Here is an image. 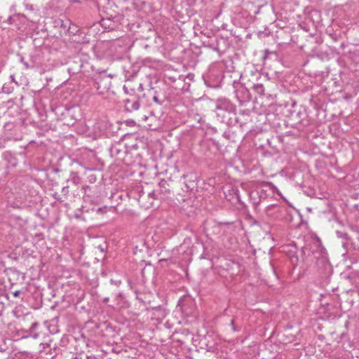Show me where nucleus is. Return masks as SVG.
Masks as SVG:
<instances>
[{"mask_svg":"<svg viewBox=\"0 0 359 359\" xmlns=\"http://www.w3.org/2000/svg\"><path fill=\"white\" fill-rule=\"evenodd\" d=\"M126 83L123 86V90L126 93L133 95L136 92H142L143 90L142 83L137 78V72L133 70L124 69Z\"/></svg>","mask_w":359,"mask_h":359,"instance_id":"f257e3e1","label":"nucleus"},{"mask_svg":"<svg viewBox=\"0 0 359 359\" xmlns=\"http://www.w3.org/2000/svg\"><path fill=\"white\" fill-rule=\"evenodd\" d=\"M152 100L156 102L158 104H162L163 102V100H160L158 97L157 95H154L153 97H152Z\"/></svg>","mask_w":359,"mask_h":359,"instance_id":"ddd939ff","label":"nucleus"},{"mask_svg":"<svg viewBox=\"0 0 359 359\" xmlns=\"http://www.w3.org/2000/svg\"><path fill=\"white\" fill-rule=\"evenodd\" d=\"M292 252H296V248H294L293 249L289 250L287 252V255L289 258H290V255H292Z\"/></svg>","mask_w":359,"mask_h":359,"instance_id":"4468645a","label":"nucleus"},{"mask_svg":"<svg viewBox=\"0 0 359 359\" xmlns=\"http://www.w3.org/2000/svg\"><path fill=\"white\" fill-rule=\"evenodd\" d=\"M290 261L294 267L298 265L299 258L297 252H292V255H290Z\"/></svg>","mask_w":359,"mask_h":359,"instance_id":"9d476101","label":"nucleus"},{"mask_svg":"<svg viewBox=\"0 0 359 359\" xmlns=\"http://www.w3.org/2000/svg\"><path fill=\"white\" fill-rule=\"evenodd\" d=\"M128 308V303L126 302H123V305L121 306V309H127Z\"/></svg>","mask_w":359,"mask_h":359,"instance_id":"2eb2a0df","label":"nucleus"},{"mask_svg":"<svg viewBox=\"0 0 359 359\" xmlns=\"http://www.w3.org/2000/svg\"><path fill=\"white\" fill-rule=\"evenodd\" d=\"M230 325L233 332H239L241 330V325L238 322V318L234 317L230 320Z\"/></svg>","mask_w":359,"mask_h":359,"instance_id":"0eeeda50","label":"nucleus"},{"mask_svg":"<svg viewBox=\"0 0 359 359\" xmlns=\"http://www.w3.org/2000/svg\"><path fill=\"white\" fill-rule=\"evenodd\" d=\"M168 183L166 180H161L159 183H158V187H159V192L161 194H165L167 192H168Z\"/></svg>","mask_w":359,"mask_h":359,"instance_id":"1a4fd4ad","label":"nucleus"},{"mask_svg":"<svg viewBox=\"0 0 359 359\" xmlns=\"http://www.w3.org/2000/svg\"><path fill=\"white\" fill-rule=\"evenodd\" d=\"M120 171V169H118V171L116 172V175H118V173Z\"/></svg>","mask_w":359,"mask_h":359,"instance_id":"412c9836","label":"nucleus"},{"mask_svg":"<svg viewBox=\"0 0 359 359\" xmlns=\"http://www.w3.org/2000/svg\"><path fill=\"white\" fill-rule=\"evenodd\" d=\"M161 193L158 190H154L152 192L149 194V196L152 197L153 198H156L159 196Z\"/></svg>","mask_w":359,"mask_h":359,"instance_id":"9b49d317","label":"nucleus"},{"mask_svg":"<svg viewBox=\"0 0 359 359\" xmlns=\"http://www.w3.org/2000/svg\"><path fill=\"white\" fill-rule=\"evenodd\" d=\"M113 351L114 352H116V353H118L119 351H116L114 348L113 349Z\"/></svg>","mask_w":359,"mask_h":359,"instance_id":"aec40b11","label":"nucleus"},{"mask_svg":"<svg viewBox=\"0 0 359 359\" xmlns=\"http://www.w3.org/2000/svg\"><path fill=\"white\" fill-rule=\"evenodd\" d=\"M337 233L339 237L342 238L345 240L349 239V236H348V233H344V232H340V231H337Z\"/></svg>","mask_w":359,"mask_h":359,"instance_id":"f8f14e48","label":"nucleus"},{"mask_svg":"<svg viewBox=\"0 0 359 359\" xmlns=\"http://www.w3.org/2000/svg\"><path fill=\"white\" fill-rule=\"evenodd\" d=\"M250 198L255 205H257L262 198L266 197V191L261 188H258L256 190L252 191L250 194Z\"/></svg>","mask_w":359,"mask_h":359,"instance_id":"39448f33","label":"nucleus"},{"mask_svg":"<svg viewBox=\"0 0 359 359\" xmlns=\"http://www.w3.org/2000/svg\"><path fill=\"white\" fill-rule=\"evenodd\" d=\"M233 109V107L232 104H231L229 102H222L219 104H217L216 107V110L217 111H227L229 112L231 111Z\"/></svg>","mask_w":359,"mask_h":359,"instance_id":"423d86ee","label":"nucleus"},{"mask_svg":"<svg viewBox=\"0 0 359 359\" xmlns=\"http://www.w3.org/2000/svg\"><path fill=\"white\" fill-rule=\"evenodd\" d=\"M123 106L126 111L132 112L139 109L140 103L135 97L133 99L127 98L123 100Z\"/></svg>","mask_w":359,"mask_h":359,"instance_id":"7ed1b4c3","label":"nucleus"},{"mask_svg":"<svg viewBox=\"0 0 359 359\" xmlns=\"http://www.w3.org/2000/svg\"><path fill=\"white\" fill-rule=\"evenodd\" d=\"M253 90L260 97L264 95V87L261 83L254 84L252 86Z\"/></svg>","mask_w":359,"mask_h":359,"instance_id":"6e6552de","label":"nucleus"},{"mask_svg":"<svg viewBox=\"0 0 359 359\" xmlns=\"http://www.w3.org/2000/svg\"><path fill=\"white\" fill-rule=\"evenodd\" d=\"M125 175H126V173H123V172H121V173H120V175H119V177H121V178H123V177H124Z\"/></svg>","mask_w":359,"mask_h":359,"instance_id":"f3484780","label":"nucleus"},{"mask_svg":"<svg viewBox=\"0 0 359 359\" xmlns=\"http://www.w3.org/2000/svg\"><path fill=\"white\" fill-rule=\"evenodd\" d=\"M311 245H313L316 248V250L320 248L321 246V242L320 238L318 237L311 238L309 241V243H306L305 245L302 248V256H304L306 255V251L307 250L311 251L312 253L315 252L316 250L312 249Z\"/></svg>","mask_w":359,"mask_h":359,"instance_id":"f03ea898","label":"nucleus"},{"mask_svg":"<svg viewBox=\"0 0 359 359\" xmlns=\"http://www.w3.org/2000/svg\"><path fill=\"white\" fill-rule=\"evenodd\" d=\"M116 153H117V154H118L120 153V150L119 149H116Z\"/></svg>","mask_w":359,"mask_h":359,"instance_id":"6ab92c4d","label":"nucleus"},{"mask_svg":"<svg viewBox=\"0 0 359 359\" xmlns=\"http://www.w3.org/2000/svg\"><path fill=\"white\" fill-rule=\"evenodd\" d=\"M118 168V165H116V166H114V167H113L114 172V171H115V170H116V168Z\"/></svg>","mask_w":359,"mask_h":359,"instance_id":"a211bd4d","label":"nucleus"},{"mask_svg":"<svg viewBox=\"0 0 359 359\" xmlns=\"http://www.w3.org/2000/svg\"><path fill=\"white\" fill-rule=\"evenodd\" d=\"M317 266L318 269L322 273H327L330 270V264L328 262V259L327 257L324 255H321L320 257H318L317 262H316Z\"/></svg>","mask_w":359,"mask_h":359,"instance_id":"20e7f679","label":"nucleus"},{"mask_svg":"<svg viewBox=\"0 0 359 359\" xmlns=\"http://www.w3.org/2000/svg\"><path fill=\"white\" fill-rule=\"evenodd\" d=\"M20 293V292L18 290V291H15V292H13V295L15 297H18Z\"/></svg>","mask_w":359,"mask_h":359,"instance_id":"dca6fc26","label":"nucleus"}]
</instances>
